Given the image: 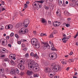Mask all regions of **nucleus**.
Returning a JSON list of instances; mask_svg holds the SVG:
<instances>
[{"label":"nucleus","instance_id":"obj_55","mask_svg":"<svg viewBox=\"0 0 78 78\" xmlns=\"http://www.w3.org/2000/svg\"><path fill=\"white\" fill-rule=\"evenodd\" d=\"M5 71L7 73V72H9V69H6Z\"/></svg>","mask_w":78,"mask_h":78},{"label":"nucleus","instance_id":"obj_14","mask_svg":"<svg viewBox=\"0 0 78 78\" xmlns=\"http://www.w3.org/2000/svg\"><path fill=\"white\" fill-rule=\"evenodd\" d=\"M20 69L21 70H24V69H25V67L24 66L22 65H20Z\"/></svg>","mask_w":78,"mask_h":78},{"label":"nucleus","instance_id":"obj_2","mask_svg":"<svg viewBox=\"0 0 78 78\" xmlns=\"http://www.w3.org/2000/svg\"><path fill=\"white\" fill-rule=\"evenodd\" d=\"M52 70L55 72H56L58 71H61V67L59 65H56L52 69Z\"/></svg>","mask_w":78,"mask_h":78},{"label":"nucleus","instance_id":"obj_11","mask_svg":"<svg viewBox=\"0 0 78 78\" xmlns=\"http://www.w3.org/2000/svg\"><path fill=\"white\" fill-rule=\"evenodd\" d=\"M64 14L66 16H69V12L66 11L64 12Z\"/></svg>","mask_w":78,"mask_h":78},{"label":"nucleus","instance_id":"obj_18","mask_svg":"<svg viewBox=\"0 0 78 78\" xmlns=\"http://www.w3.org/2000/svg\"><path fill=\"white\" fill-rule=\"evenodd\" d=\"M53 55H54V59H56V58H57V55H56V54L54 53Z\"/></svg>","mask_w":78,"mask_h":78},{"label":"nucleus","instance_id":"obj_21","mask_svg":"<svg viewBox=\"0 0 78 78\" xmlns=\"http://www.w3.org/2000/svg\"><path fill=\"white\" fill-rule=\"evenodd\" d=\"M53 34H57L58 33V31L56 30H54L53 32Z\"/></svg>","mask_w":78,"mask_h":78},{"label":"nucleus","instance_id":"obj_17","mask_svg":"<svg viewBox=\"0 0 78 78\" xmlns=\"http://www.w3.org/2000/svg\"><path fill=\"white\" fill-rule=\"evenodd\" d=\"M22 27V25H21L20 26V24H16V25L15 26V27L16 28H17V27L18 28H19V27Z\"/></svg>","mask_w":78,"mask_h":78},{"label":"nucleus","instance_id":"obj_54","mask_svg":"<svg viewBox=\"0 0 78 78\" xmlns=\"http://www.w3.org/2000/svg\"><path fill=\"white\" fill-rule=\"evenodd\" d=\"M63 37H67V36L65 34H63Z\"/></svg>","mask_w":78,"mask_h":78},{"label":"nucleus","instance_id":"obj_15","mask_svg":"<svg viewBox=\"0 0 78 78\" xmlns=\"http://www.w3.org/2000/svg\"><path fill=\"white\" fill-rule=\"evenodd\" d=\"M41 22L43 23H46L47 21L45 20L44 19V18H41Z\"/></svg>","mask_w":78,"mask_h":78},{"label":"nucleus","instance_id":"obj_32","mask_svg":"<svg viewBox=\"0 0 78 78\" xmlns=\"http://www.w3.org/2000/svg\"><path fill=\"white\" fill-rule=\"evenodd\" d=\"M78 32L76 34V35H75L74 37V39H75V38H76V37L77 36H78Z\"/></svg>","mask_w":78,"mask_h":78},{"label":"nucleus","instance_id":"obj_41","mask_svg":"<svg viewBox=\"0 0 78 78\" xmlns=\"http://www.w3.org/2000/svg\"><path fill=\"white\" fill-rule=\"evenodd\" d=\"M33 33L34 35H36V33H37V32H36V31H34Z\"/></svg>","mask_w":78,"mask_h":78},{"label":"nucleus","instance_id":"obj_30","mask_svg":"<svg viewBox=\"0 0 78 78\" xmlns=\"http://www.w3.org/2000/svg\"><path fill=\"white\" fill-rule=\"evenodd\" d=\"M45 34H43V33H42L40 34V36H44Z\"/></svg>","mask_w":78,"mask_h":78},{"label":"nucleus","instance_id":"obj_35","mask_svg":"<svg viewBox=\"0 0 78 78\" xmlns=\"http://www.w3.org/2000/svg\"><path fill=\"white\" fill-rule=\"evenodd\" d=\"M70 5L71 6H75V4H73V3H71L70 4Z\"/></svg>","mask_w":78,"mask_h":78},{"label":"nucleus","instance_id":"obj_8","mask_svg":"<svg viewBox=\"0 0 78 78\" xmlns=\"http://www.w3.org/2000/svg\"><path fill=\"white\" fill-rule=\"evenodd\" d=\"M27 74L28 76H31L33 74V72L31 70H28L27 71Z\"/></svg>","mask_w":78,"mask_h":78},{"label":"nucleus","instance_id":"obj_27","mask_svg":"<svg viewBox=\"0 0 78 78\" xmlns=\"http://www.w3.org/2000/svg\"><path fill=\"white\" fill-rule=\"evenodd\" d=\"M44 8L45 9H48L49 7H48L47 6L45 5H44Z\"/></svg>","mask_w":78,"mask_h":78},{"label":"nucleus","instance_id":"obj_7","mask_svg":"<svg viewBox=\"0 0 78 78\" xmlns=\"http://www.w3.org/2000/svg\"><path fill=\"white\" fill-rule=\"evenodd\" d=\"M34 45H35L37 48H39L40 47L39 43L37 41H35V44H34Z\"/></svg>","mask_w":78,"mask_h":78},{"label":"nucleus","instance_id":"obj_46","mask_svg":"<svg viewBox=\"0 0 78 78\" xmlns=\"http://www.w3.org/2000/svg\"><path fill=\"white\" fill-rule=\"evenodd\" d=\"M70 38V36H69L68 37H66V39H69V38Z\"/></svg>","mask_w":78,"mask_h":78},{"label":"nucleus","instance_id":"obj_62","mask_svg":"<svg viewBox=\"0 0 78 78\" xmlns=\"http://www.w3.org/2000/svg\"><path fill=\"white\" fill-rule=\"evenodd\" d=\"M73 54V52H70V53L69 55H72Z\"/></svg>","mask_w":78,"mask_h":78},{"label":"nucleus","instance_id":"obj_4","mask_svg":"<svg viewBox=\"0 0 78 78\" xmlns=\"http://www.w3.org/2000/svg\"><path fill=\"white\" fill-rule=\"evenodd\" d=\"M44 2V0H41V1H35V2H34L33 3V4L34 6H36V5H39V3H43Z\"/></svg>","mask_w":78,"mask_h":78},{"label":"nucleus","instance_id":"obj_38","mask_svg":"<svg viewBox=\"0 0 78 78\" xmlns=\"http://www.w3.org/2000/svg\"><path fill=\"white\" fill-rule=\"evenodd\" d=\"M5 38L6 39H9V36H6Z\"/></svg>","mask_w":78,"mask_h":78},{"label":"nucleus","instance_id":"obj_29","mask_svg":"<svg viewBox=\"0 0 78 78\" xmlns=\"http://www.w3.org/2000/svg\"><path fill=\"white\" fill-rule=\"evenodd\" d=\"M10 36L11 37H12V36H14V33L12 32L11 33V34L10 35Z\"/></svg>","mask_w":78,"mask_h":78},{"label":"nucleus","instance_id":"obj_47","mask_svg":"<svg viewBox=\"0 0 78 78\" xmlns=\"http://www.w3.org/2000/svg\"><path fill=\"white\" fill-rule=\"evenodd\" d=\"M50 37H53V34H51L50 35Z\"/></svg>","mask_w":78,"mask_h":78},{"label":"nucleus","instance_id":"obj_60","mask_svg":"<svg viewBox=\"0 0 78 78\" xmlns=\"http://www.w3.org/2000/svg\"><path fill=\"white\" fill-rule=\"evenodd\" d=\"M7 27H8V29L10 28V25H9V26H7Z\"/></svg>","mask_w":78,"mask_h":78},{"label":"nucleus","instance_id":"obj_48","mask_svg":"<svg viewBox=\"0 0 78 78\" xmlns=\"http://www.w3.org/2000/svg\"><path fill=\"white\" fill-rule=\"evenodd\" d=\"M66 37H64L62 39V40L63 41V40H66Z\"/></svg>","mask_w":78,"mask_h":78},{"label":"nucleus","instance_id":"obj_33","mask_svg":"<svg viewBox=\"0 0 78 78\" xmlns=\"http://www.w3.org/2000/svg\"><path fill=\"white\" fill-rule=\"evenodd\" d=\"M62 1H63V3L62 4V6H65V5H66V3H64V0H62Z\"/></svg>","mask_w":78,"mask_h":78},{"label":"nucleus","instance_id":"obj_63","mask_svg":"<svg viewBox=\"0 0 78 78\" xmlns=\"http://www.w3.org/2000/svg\"><path fill=\"white\" fill-rule=\"evenodd\" d=\"M34 76L35 77H37V75L36 74H34Z\"/></svg>","mask_w":78,"mask_h":78},{"label":"nucleus","instance_id":"obj_37","mask_svg":"<svg viewBox=\"0 0 78 78\" xmlns=\"http://www.w3.org/2000/svg\"><path fill=\"white\" fill-rule=\"evenodd\" d=\"M0 27H1V30H3V29L4 28L3 26H0Z\"/></svg>","mask_w":78,"mask_h":78},{"label":"nucleus","instance_id":"obj_58","mask_svg":"<svg viewBox=\"0 0 78 78\" xmlns=\"http://www.w3.org/2000/svg\"><path fill=\"white\" fill-rule=\"evenodd\" d=\"M69 69H70V67H67L66 68V70H67V71H69Z\"/></svg>","mask_w":78,"mask_h":78},{"label":"nucleus","instance_id":"obj_13","mask_svg":"<svg viewBox=\"0 0 78 78\" xmlns=\"http://www.w3.org/2000/svg\"><path fill=\"white\" fill-rule=\"evenodd\" d=\"M34 38H32L31 40V42L32 45H34V44H35L34 43L35 42V41H37V40L36 41V40H35V41H34Z\"/></svg>","mask_w":78,"mask_h":78},{"label":"nucleus","instance_id":"obj_12","mask_svg":"<svg viewBox=\"0 0 78 78\" xmlns=\"http://www.w3.org/2000/svg\"><path fill=\"white\" fill-rule=\"evenodd\" d=\"M0 77L1 78H7L6 76L5 75V74H2L0 75Z\"/></svg>","mask_w":78,"mask_h":78},{"label":"nucleus","instance_id":"obj_28","mask_svg":"<svg viewBox=\"0 0 78 78\" xmlns=\"http://www.w3.org/2000/svg\"><path fill=\"white\" fill-rule=\"evenodd\" d=\"M29 56V54H28V53H27L25 54V57L26 58H28Z\"/></svg>","mask_w":78,"mask_h":78},{"label":"nucleus","instance_id":"obj_5","mask_svg":"<svg viewBox=\"0 0 78 78\" xmlns=\"http://www.w3.org/2000/svg\"><path fill=\"white\" fill-rule=\"evenodd\" d=\"M44 45L43 49L44 50H45V49L47 48H49L50 46L49 45V44L47 43H43Z\"/></svg>","mask_w":78,"mask_h":78},{"label":"nucleus","instance_id":"obj_40","mask_svg":"<svg viewBox=\"0 0 78 78\" xmlns=\"http://www.w3.org/2000/svg\"><path fill=\"white\" fill-rule=\"evenodd\" d=\"M21 42H22L21 41H18L17 44H21Z\"/></svg>","mask_w":78,"mask_h":78},{"label":"nucleus","instance_id":"obj_9","mask_svg":"<svg viewBox=\"0 0 78 78\" xmlns=\"http://www.w3.org/2000/svg\"><path fill=\"white\" fill-rule=\"evenodd\" d=\"M44 72L46 73H47V72H50L51 71V69L48 67L45 68L44 69Z\"/></svg>","mask_w":78,"mask_h":78},{"label":"nucleus","instance_id":"obj_39","mask_svg":"<svg viewBox=\"0 0 78 78\" xmlns=\"http://www.w3.org/2000/svg\"><path fill=\"white\" fill-rule=\"evenodd\" d=\"M19 13L21 16H23V14L22 13L20 12Z\"/></svg>","mask_w":78,"mask_h":78},{"label":"nucleus","instance_id":"obj_20","mask_svg":"<svg viewBox=\"0 0 78 78\" xmlns=\"http://www.w3.org/2000/svg\"><path fill=\"white\" fill-rule=\"evenodd\" d=\"M10 62H11V63L12 65V66H14V65L15 64V62H14V61H13L11 60Z\"/></svg>","mask_w":78,"mask_h":78},{"label":"nucleus","instance_id":"obj_19","mask_svg":"<svg viewBox=\"0 0 78 78\" xmlns=\"http://www.w3.org/2000/svg\"><path fill=\"white\" fill-rule=\"evenodd\" d=\"M15 71L16 73H17V74H18V73H19V69L17 68L16 69Z\"/></svg>","mask_w":78,"mask_h":78},{"label":"nucleus","instance_id":"obj_36","mask_svg":"<svg viewBox=\"0 0 78 78\" xmlns=\"http://www.w3.org/2000/svg\"><path fill=\"white\" fill-rule=\"evenodd\" d=\"M53 74H50V77L51 78H53Z\"/></svg>","mask_w":78,"mask_h":78},{"label":"nucleus","instance_id":"obj_23","mask_svg":"<svg viewBox=\"0 0 78 78\" xmlns=\"http://www.w3.org/2000/svg\"><path fill=\"white\" fill-rule=\"evenodd\" d=\"M55 64L52 63L51 64V67H55Z\"/></svg>","mask_w":78,"mask_h":78},{"label":"nucleus","instance_id":"obj_31","mask_svg":"<svg viewBox=\"0 0 78 78\" xmlns=\"http://www.w3.org/2000/svg\"><path fill=\"white\" fill-rule=\"evenodd\" d=\"M0 73H3V69H0Z\"/></svg>","mask_w":78,"mask_h":78},{"label":"nucleus","instance_id":"obj_52","mask_svg":"<svg viewBox=\"0 0 78 78\" xmlns=\"http://www.w3.org/2000/svg\"><path fill=\"white\" fill-rule=\"evenodd\" d=\"M69 24H67L66 25V27H69Z\"/></svg>","mask_w":78,"mask_h":78},{"label":"nucleus","instance_id":"obj_16","mask_svg":"<svg viewBox=\"0 0 78 78\" xmlns=\"http://www.w3.org/2000/svg\"><path fill=\"white\" fill-rule=\"evenodd\" d=\"M60 12V10L59 9H58L57 10L56 12V13L57 14V16H61V14H59V15H58V14H59V13Z\"/></svg>","mask_w":78,"mask_h":78},{"label":"nucleus","instance_id":"obj_61","mask_svg":"<svg viewBox=\"0 0 78 78\" xmlns=\"http://www.w3.org/2000/svg\"><path fill=\"white\" fill-rule=\"evenodd\" d=\"M1 57L3 58V57H5V55H1Z\"/></svg>","mask_w":78,"mask_h":78},{"label":"nucleus","instance_id":"obj_24","mask_svg":"<svg viewBox=\"0 0 78 78\" xmlns=\"http://www.w3.org/2000/svg\"><path fill=\"white\" fill-rule=\"evenodd\" d=\"M15 37L17 38V39H19V36L18 35V34H16L15 35Z\"/></svg>","mask_w":78,"mask_h":78},{"label":"nucleus","instance_id":"obj_49","mask_svg":"<svg viewBox=\"0 0 78 78\" xmlns=\"http://www.w3.org/2000/svg\"><path fill=\"white\" fill-rule=\"evenodd\" d=\"M38 6H39V8H42V5H40L39 4L38 5Z\"/></svg>","mask_w":78,"mask_h":78},{"label":"nucleus","instance_id":"obj_42","mask_svg":"<svg viewBox=\"0 0 78 78\" xmlns=\"http://www.w3.org/2000/svg\"><path fill=\"white\" fill-rule=\"evenodd\" d=\"M21 45L22 47H25V45L24 44H22Z\"/></svg>","mask_w":78,"mask_h":78},{"label":"nucleus","instance_id":"obj_53","mask_svg":"<svg viewBox=\"0 0 78 78\" xmlns=\"http://www.w3.org/2000/svg\"><path fill=\"white\" fill-rule=\"evenodd\" d=\"M1 3L2 5H4V4H5V2H4L2 1V2H1Z\"/></svg>","mask_w":78,"mask_h":78},{"label":"nucleus","instance_id":"obj_50","mask_svg":"<svg viewBox=\"0 0 78 78\" xmlns=\"http://www.w3.org/2000/svg\"><path fill=\"white\" fill-rule=\"evenodd\" d=\"M76 4L77 6H78V1H77L76 2Z\"/></svg>","mask_w":78,"mask_h":78},{"label":"nucleus","instance_id":"obj_56","mask_svg":"<svg viewBox=\"0 0 78 78\" xmlns=\"http://www.w3.org/2000/svg\"><path fill=\"white\" fill-rule=\"evenodd\" d=\"M61 25V22H58V26H59Z\"/></svg>","mask_w":78,"mask_h":78},{"label":"nucleus","instance_id":"obj_25","mask_svg":"<svg viewBox=\"0 0 78 78\" xmlns=\"http://www.w3.org/2000/svg\"><path fill=\"white\" fill-rule=\"evenodd\" d=\"M27 6H28V5L27 4H24V9H26L27 8Z\"/></svg>","mask_w":78,"mask_h":78},{"label":"nucleus","instance_id":"obj_45","mask_svg":"<svg viewBox=\"0 0 78 78\" xmlns=\"http://www.w3.org/2000/svg\"><path fill=\"white\" fill-rule=\"evenodd\" d=\"M69 60V61H71V62H73V61H74L73 59H70Z\"/></svg>","mask_w":78,"mask_h":78},{"label":"nucleus","instance_id":"obj_43","mask_svg":"<svg viewBox=\"0 0 78 78\" xmlns=\"http://www.w3.org/2000/svg\"><path fill=\"white\" fill-rule=\"evenodd\" d=\"M10 28H11V29H12V28H13V26H12V25H10Z\"/></svg>","mask_w":78,"mask_h":78},{"label":"nucleus","instance_id":"obj_59","mask_svg":"<svg viewBox=\"0 0 78 78\" xmlns=\"http://www.w3.org/2000/svg\"><path fill=\"white\" fill-rule=\"evenodd\" d=\"M67 20H68V21H69L70 20H71V18H68Z\"/></svg>","mask_w":78,"mask_h":78},{"label":"nucleus","instance_id":"obj_44","mask_svg":"<svg viewBox=\"0 0 78 78\" xmlns=\"http://www.w3.org/2000/svg\"><path fill=\"white\" fill-rule=\"evenodd\" d=\"M37 56V54H35L34 55V58H36Z\"/></svg>","mask_w":78,"mask_h":78},{"label":"nucleus","instance_id":"obj_3","mask_svg":"<svg viewBox=\"0 0 78 78\" xmlns=\"http://www.w3.org/2000/svg\"><path fill=\"white\" fill-rule=\"evenodd\" d=\"M20 33L21 34H27L28 33V29H26L25 28H22L20 31Z\"/></svg>","mask_w":78,"mask_h":78},{"label":"nucleus","instance_id":"obj_26","mask_svg":"<svg viewBox=\"0 0 78 78\" xmlns=\"http://www.w3.org/2000/svg\"><path fill=\"white\" fill-rule=\"evenodd\" d=\"M4 61H8L9 62V59L7 58H5L4 59Z\"/></svg>","mask_w":78,"mask_h":78},{"label":"nucleus","instance_id":"obj_10","mask_svg":"<svg viewBox=\"0 0 78 78\" xmlns=\"http://www.w3.org/2000/svg\"><path fill=\"white\" fill-rule=\"evenodd\" d=\"M15 69H12L10 71V73H11V74H14V73H15Z\"/></svg>","mask_w":78,"mask_h":78},{"label":"nucleus","instance_id":"obj_57","mask_svg":"<svg viewBox=\"0 0 78 78\" xmlns=\"http://www.w3.org/2000/svg\"><path fill=\"white\" fill-rule=\"evenodd\" d=\"M48 23L49 25H51V22L50 21H48Z\"/></svg>","mask_w":78,"mask_h":78},{"label":"nucleus","instance_id":"obj_51","mask_svg":"<svg viewBox=\"0 0 78 78\" xmlns=\"http://www.w3.org/2000/svg\"><path fill=\"white\" fill-rule=\"evenodd\" d=\"M8 46L9 47H11V44H8Z\"/></svg>","mask_w":78,"mask_h":78},{"label":"nucleus","instance_id":"obj_1","mask_svg":"<svg viewBox=\"0 0 78 78\" xmlns=\"http://www.w3.org/2000/svg\"><path fill=\"white\" fill-rule=\"evenodd\" d=\"M39 65L36 62H35L34 61L31 60L29 62V64H28V68H30L32 69L33 67H34L35 69L36 72H37L39 70Z\"/></svg>","mask_w":78,"mask_h":78},{"label":"nucleus","instance_id":"obj_6","mask_svg":"<svg viewBox=\"0 0 78 78\" xmlns=\"http://www.w3.org/2000/svg\"><path fill=\"white\" fill-rule=\"evenodd\" d=\"M30 23V21L29 20H27L26 21H24V22L23 23V26L25 27H28V25Z\"/></svg>","mask_w":78,"mask_h":78},{"label":"nucleus","instance_id":"obj_64","mask_svg":"<svg viewBox=\"0 0 78 78\" xmlns=\"http://www.w3.org/2000/svg\"><path fill=\"white\" fill-rule=\"evenodd\" d=\"M67 40H64V41H63V42H64V43H66V42H67Z\"/></svg>","mask_w":78,"mask_h":78},{"label":"nucleus","instance_id":"obj_22","mask_svg":"<svg viewBox=\"0 0 78 78\" xmlns=\"http://www.w3.org/2000/svg\"><path fill=\"white\" fill-rule=\"evenodd\" d=\"M51 50H52L53 51H57V49L55 48H51Z\"/></svg>","mask_w":78,"mask_h":78},{"label":"nucleus","instance_id":"obj_34","mask_svg":"<svg viewBox=\"0 0 78 78\" xmlns=\"http://www.w3.org/2000/svg\"><path fill=\"white\" fill-rule=\"evenodd\" d=\"M30 56H34V53L33 52H31L30 54Z\"/></svg>","mask_w":78,"mask_h":78}]
</instances>
